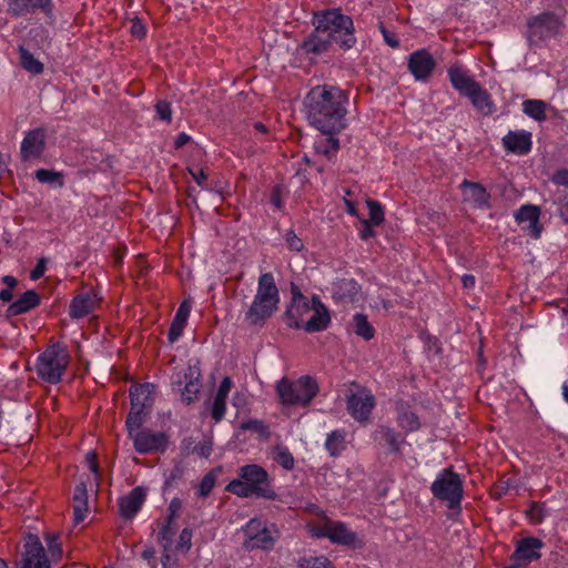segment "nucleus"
I'll return each mask as SVG.
<instances>
[{"label":"nucleus","instance_id":"obj_1","mask_svg":"<svg viewBox=\"0 0 568 568\" xmlns=\"http://www.w3.org/2000/svg\"><path fill=\"white\" fill-rule=\"evenodd\" d=\"M348 95L333 85H317L305 98L311 124L323 134H336L346 126Z\"/></svg>","mask_w":568,"mask_h":568},{"label":"nucleus","instance_id":"obj_2","mask_svg":"<svg viewBox=\"0 0 568 568\" xmlns=\"http://www.w3.org/2000/svg\"><path fill=\"white\" fill-rule=\"evenodd\" d=\"M314 31L303 42L302 49L307 53L320 54L326 52L331 43H337L342 49L348 50L356 43L354 23L349 16L341 9H326L314 13Z\"/></svg>","mask_w":568,"mask_h":568},{"label":"nucleus","instance_id":"obj_3","mask_svg":"<svg viewBox=\"0 0 568 568\" xmlns=\"http://www.w3.org/2000/svg\"><path fill=\"white\" fill-rule=\"evenodd\" d=\"M280 291L272 273L258 277L256 294L245 312L244 321L248 327H262L278 310Z\"/></svg>","mask_w":568,"mask_h":568},{"label":"nucleus","instance_id":"obj_4","mask_svg":"<svg viewBox=\"0 0 568 568\" xmlns=\"http://www.w3.org/2000/svg\"><path fill=\"white\" fill-rule=\"evenodd\" d=\"M225 490L243 498L252 495L271 500L278 498V495L271 486L267 471L256 464L240 467L239 478L230 481Z\"/></svg>","mask_w":568,"mask_h":568},{"label":"nucleus","instance_id":"obj_5","mask_svg":"<svg viewBox=\"0 0 568 568\" xmlns=\"http://www.w3.org/2000/svg\"><path fill=\"white\" fill-rule=\"evenodd\" d=\"M276 394L283 405L307 406L317 395L320 387L315 378L310 375L301 376L296 381L286 377L276 383Z\"/></svg>","mask_w":568,"mask_h":568},{"label":"nucleus","instance_id":"obj_6","mask_svg":"<svg viewBox=\"0 0 568 568\" xmlns=\"http://www.w3.org/2000/svg\"><path fill=\"white\" fill-rule=\"evenodd\" d=\"M69 363L68 347L62 343L51 344L38 357L37 374L49 384H58L62 379Z\"/></svg>","mask_w":568,"mask_h":568},{"label":"nucleus","instance_id":"obj_7","mask_svg":"<svg viewBox=\"0 0 568 568\" xmlns=\"http://www.w3.org/2000/svg\"><path fill=\"white\" fill-rule=\"evenodd\" d=\"M430 491L439 501L446 503L449 509H460L464 498L462 477L452 467L443 469L430 486Z\"/></svg>","mask_w":568,"mask_h":568},{"label":"nucleus","instance_id":"obj_8","mask_svg":"<svg viewBox=\"0 0 568 568\" xmlns=\"http://www.w3.org/2000/svg\"><path fill=\"white\" fill-rule=\"evenodd\" d=\"M527 27L529 44L537 45L547 39L558 36L564 28V22L552 12H542L531 17L527 22Z\"/></svg>","mask_w":568,"mask_h":568},{"label":"nucleus","instance_id":"obj_9","mask_svg":"<svg viewBox=\"0 0 568 568\" xmlns=\"http://www.w3.org/2000/svg\"><path fill=\"white\" fill-rule=\"evenodd\" d=\"M316 535L318 537H326L337 545L355 547L357 544L356 532L349 530L344 523L334 521L327 517L317 528Z\"/></svg>","mask_w":568,"mask_h":568},{"label":"nucleus","instance_id":"obj_10","mask_svg":"<svg viewBox=\"0 0 568 568\" xmlns=\"http://www.w3.org/2000/svg\"><path fill=\"white\" fill-rule=\"evenodd\" d=\"M133 440L134 449L140 454H149L152 452L163 453L168 447V436L165 433H153L148 429L138 432L130 437Z\"/></svg>","mask_w":568,"mask_h":568},{"label":"nucleus","instance_id":"obj_11","mask_svg":"<svg viewBox=\"0 0 568 568\" xmlns=\"http://www.w3.org/2000/svg\"><path fill=\"white\" fill-rule=\"evenodd\" d=\"M18 568H50L44 548L37 536L30 535Z\"/></svg>","mask_w":568,"mask_h":568},{"label":"nucleus","instance_id":"obj_12","mask_svg":"<svg viewBox=\"0 0 568 568\" xmlns=\"http://www.w3.org/2000/svg\"><path fill=\"white\" fill-rule=\"evenodd\" d=\"M375 407V397L367 389L352 394L347 400V410L357 422H367Z\"/></svg>","mask_w":568,"mask_h":568},{"label":"nucleus","instance_id":"obj_13","mask_svg":"<svg viewBox=\"0 0 568 568\" xmlns=\"http://www.w3.org/2000/svg\"><path fill=\"white\" fill-rule=\"evenodd\" d=\"M45 139L47 131L43 128L29 131L21 142V159L29 161L40 158L45 149Z\"/></svg>","mask_w":568,"mask_h":568},{"label":"nucleus","instance_id":"obj_14","mask_svg":"<svg viewBox=\"0 0 568 568\" xmlns=\"http://www.w3.org/2000/svg\"><path fill=\"white\" fill-rule=\"evenodd\" d=\"M436 62L434 58L424 49L415 51L409 55L408 70L416 80H428L434 72Z\"/></svg>","mask_w":568,"mask_h":568},{"label":"nucleus","instance_id":"obj_15","mask_svg":"<svg viewBox=\"0 0 568 568\" xmlns=\"http://www.w3.org/2000/svg\"><path fill=\"white\" fill-rule=\"evenodd\" d=\"M52 0H7V10L13 17H22L41 10L48 17L52 16Z\"/></svg>","mask_w":568,"mask_h":568},{"label":"nucleus","instance_id":"obj_16","mask_svg":"<svg viewBox=\"0 0 568 568\" xmlns=\"http://www.w3.org/2000/svg\"><path fill=\"white\" fill-rule=\"evenodd\" d=\"M312 315L303 325V328L308 333L324 331L331 321V316L326 306L321 302L320 297L314 295L312 297Z\"/></svg>","mask_w":568,"mask_h":568},{"label":"nucleus","instance_id":"obj_17","mask_svg":"<svg viewBox=\"0 0 568 568\" xmlns=\"http://www.w3.org/2000/svg\"><path fill=\"white\" fill-rule=\"evenodd\" d=\"M145 498L146 493L144 488L140 486L133 488L128 495L121 497L119 500L121 517L124 519L133 518L141 509Z\"/></svg>","mask_w":568,"mask_h":568},{"label":"nucleus","instance_id":"obj_18","mask_svg":"<svg viewBox=\"0 0 568 568\" xmlns=\"http://www.w3.org/2000/svg\"><path fill=\"white\" fill-rule=\"evenodd\" d=\"M460 189L463 190L464 200L471 202L475 207L488 209L490 206V194L480 183L464 180Z\"/></svg>","mask_w":568,"mask_h":568},{"label":"nucleus","instance_id":"obj_19","mask_svg":"<svg viewBox=\"0 0 568 568\" xmlns=\"http://www.w3.org/2000/svg\"><path fill=\"white\" fill-rule=\"evenodd\" d=\"M531 133L527 131H509L503 138L504 148L511 153L527 154L531 150Z\"/></svg>","mask_w":568,"mask_h":568},{"label":"nucleus","instance_id":"obj_20","mask_svg":"<svg viewBox=\"0 0 568 568\" xmlns=\"http://www.w3.org/2000/svg\"><path fill=\"white\" fill-rule=\"evenodd\" d=\"M447 73L453 88L462 95L467 97L479 84L459 64L452 65Z\"/></svg>","mask_w":568,"mask_h":568},{"label":"nucleus","instance_id":"obj_21","mask_svg":"<svg viewBox=\"0 0 568 568\" xmlns=\"http://www.w3.org/2000/svg\"><path fill=\"white\" fill-rule=\"evenodd\" d=\"M153 385L145 383L131 387L130 399L133 409L149 410L153 405Z\"/></svg>","mask_w":568,"mask_h":568},{"label":"nucleus","instance_id":"obj_22","mask_svg":"<svg viewBox=\"0 0 568 568\" xmlns=\"http://www.w3.org/2000/svg\"><path fill=\"white\" fill-rule=\"evenodd\" d=\"M467 98L470 100L476 111L484 116H489L496 111L491 95L480 84L470 91Z\"/></svg>","mask_w":568,"mask_h":568},{"label":"nucleus","instance_id":"obj_23","mask_svg":"<svg viewBox=\"0 0 568 568\" xmlns=\"http://www.w3.org/2000/svg\"><path fill=\"white\" fill-rule=\"evenodd\" d=\"M40 295L34 290H29L8 306L7 316L12 317L27 313L37 307L40 304Z\"/></svg>","mask_w":568,"mask_h":568},{"label":"nucleus","instance_id":"obj_24","mask_svg":"<svg viewBox=\"0 0 568 568\" xmlns=\"http://www.w3.org/2000/svg\"><path fill=\"white\" fill-rule=\"evenodd\" d=\"M542 547V541L535 537H526L518 542V546L513 555L518 560L530 562L540 558L537 549Z\"/></svg>","mask_w":568,"mask_h":568},{"label":"nucleus","instance_id":"obj_25","mask_svg":"<svg viewBox=\"0 0 568 568\" xmlns=\"http://www.w3.org/2000/svg\"><path fill=\"white\" fill-rule=\"evenodd\" d=\"M311 310L312 302L310 303L308 300L291 303L285 311L287 325L293 328H303V325L306 322L304 317L306 314L311 313Z\"/></svg>","mask_w":568,"mask_h":568},{"label":"nucleus","instance_id":"obj_26","mask_svg":"<svg viewBox=\"0 0 568 568\" xmlns=\"http://www.w3.org/2000/svg\"><path fill=\"white\" fill-rule=\"evenodd\" d=\"M515 217L519 224L527 223V229L530 235L535 239L540 235L539 222V210L534 205H524L515 214Z\"/></svg>","mask_w":568,"mask_h":568},{"label":"nucleus","instance_id":"obj_27","mask_svg":"<svg viewBox=\"0 0 568 568\" xmlns=\"http://www.w3.org/2000/svg\"><path fill=\"white\" fill-rule=\"evenodd\" d=\"M359 292V285L353 278H342L334 284L333 297L341 302H354Z\"/></svg>","mask_w":568,"mask_h":568},{"label":"nucleus","instance_id":"obj_28","mask_svg":"<svg viewBox=\"0 0 568 568\" xmlns=\"http://www.w3.org/2000/svg\"><path fill=\"white\" fill-rule=\"evenodd\" d=\"M94 300L88 294H80L73 297L69 306V315L72 318H81L93 311Z\"/></svg>","mask_w":568,"mask_h":568},{"label":"nucleus","instance_id":"obj_29","mask_svg":"<svg viewBox=\"0 0 568 568\" xmlns=\"http://www.w3.org/2000/svg\"><path fill=\"white\" fill-rule=\"evenodd\" d=\"M149 410L133 409L131 407L130 413L125 420V426L129 433V437L133 436L138 432L143 430L142 426L145 423V418L149 415Z\"/></svg>","mask_w":568,"mask_h":568},{"label":"nucleus","instance_id":"obj_30","mask_svg":"<svg viewBox=\"0 0 568 568\" xmlns=\"http://www.w3.org/2000/svg\"><path fill=\"white\" fill-rule=\"evenodd\" d=\"M546 109L547 104L541 100H526L523 103L524 112L538 122L547 119Z\"/></svg>","mask_w":568,"mask_h":568},{"label":"nucleus","instance_id":"obj_31","mask_svg":"<svg viewBox=\"0 0 568 568\" xmlns=\"http://www.w3.org/2000/svg\"><path fill=\"white\" fill-rule=\"evenodd\" d=\"M354 332L356 335L363 337L366 341H369L374 337L375 329L369 324L367 316L361 313H357L353 317Z\"/></svg>","mask_w":568,"mask_h":568},{"label":"nucleus","instance_id":"obj_32","mask_svg":"<svg viewBox=\"0 0 568 568\" xmlns=\"http://www.w3.org/2000/svg\"><path fill=\"white\" fill-rule=\"evenodd\" d=\"M325 447L332 456L339 455L345 449V432L334 430L328 434Z\"/></svg>","mask_w":568,"mask_h":568},{"label":"nucleus","instance_id":"obj_33","mask_svg":"<svg viewBox=\"0 0 568 568\" xmlns=\"http://www.w3.org/2000/svg\"><path fill=\"white\" fill-rule=\"evenodd\" d=\"M274 537L271 535V531L264 527L253 540L245 541V546L248 549L260 548V549H271L274 546Z\"/></svg>","mask_w":568,"mask_h":568},{"label":"nucleus","instance_id":"obj_34","mask_svg":"<svg viewBox=\"0 0 568 568\" xmlns=\"http://www.w3.org/2000/svg\"><path fill=\"white\" fill-rule=\"evenodd\" d=\"M315 150L317 153L324 154L329 158L338 150L339 143L334 134H324V136L315 142Z\"/></svg>","mask_w":568,"mask_h":568},{"label":"nucleus","instance_id":"obj_35","mask_svg":"<svg viewBox=\"0 0 568 568\" xmlns=\"http://www.w3.org/2000/svg\"><path fill=\"white\" fill-rule=\"evenodd\" d=\"M378 433L381 434L382 438L386 442V444L390 447L392 452H399L404 438L398 433L386 426H382Z\"/></svg>","mask_w":568,"mask_h":568},{"label":"nucleus","instance_id":"obj_36","mask_svg":"<svg viewBox=\"0 0 568 568\" xmlns=\"http://www.w3.org/2000/svg\"><path fill=\"white\" fill-rule=\"evenodd\" d=\"M21 64L32 74H40L43 71V64L24 49H21Z\"/></svg>","mask_w":568,"mask_h":568},{"label":"nucleus","instance_id":"obj_37","mask_svg":"<svg viewBox=\"0 0 568 568\" xmlns=\"http://www.w3.org/2000/svg\"><path fill=\"white\" fill-rule=\"evenodd\" d=\"M274 460L286 470L294 468V457L286 447L276 446Z\"/></svg>","mask_w":568,"mask_h":568},{"label":"nucleus","instance_id":"obj_38","mask_svg":"<svg viewBox=\"0 0 568 568\" xmlns=\"http://www.w3.org/2000/svg\"><path fill=\"white\" fill-rule=\"evenodd\" d=\"M398 424L409 432L417 430L420 425L417 415L410 410H405L398 415Z\"/></svg>","mask_w":568,"mask_h":568},{"label":"nucleus","instance_id":"obj_39","mask_svg":"<svg viewBox=\"0 0 568 568\" xmlns=\"http://www.w3.org/2000/svg\"><path fill=\"white\" fill-rule=\"evenodd\" d=\"M300 568H333V564L324 556L304 558L298 564Z\"/></svg>","mask_w":568,"mask_h":568},{"label":"nucleus","instance_id":"obj_40","mask_svg":"<svg viewBox=\"0 0 568 568\" xmlns=\"http://www.w3.org/2000/svg\"><path fill=\"white\" fill-rule=\"evenodd\" d=\"M36 179L41 183L59 182L62 185V174L55 171L39 169L36 171Z\"/></svg>","mask_w":568,"mask_h":568},{"label":"nucleus","instance_id":"obj_41","mask_svg":"<svg viewBox=\"0 0 568 568\" xmlns=\"http://www.w3.org/2000/svg\"><path fill=\"white\" fill-rule=\"evenodd\" d=\"M201 388V382H185L182 390V400L187 405L194 402Z\"/></svg>","mask_w":568,"mask_h":568},{"label":"nucleus","instance_id":"obj_42","mask_svg":"<svg viewBox=\"0 0 568 568\" xmlns=\"http://www.w3.org/2000/svg\"><path fill=\"white\" fill-rule=\"evenodd\" d=\"M367 206L369 209V222L373 225H379L384 221V210L377 201L368 200Z\"/></svg>","mask_w":568,"mask_h":568},{"label":"nucleus","instance_id":"obj_43","mask_svg":"<svg viewBox=\"0 0 568 568\" xmlns=\"http://www.w3.org/2000/svg\"><path fill=\"white\" fill-rule=\"evenodd\" d=\"M190 312H191V304H190L189 301L184 300L180 304V306H179V308H178V311H176V313H175V315H174V317L172 320V323L178 324V325H180L182 327H185L186 321H187V318L190 316Z\"/></svg>","mask_w":568,"mask_h":568},{"label":"nucleus","instance_id":"obj_44","mask_svg":"<svg viewBox=\"0 0 568 568\" xmlns=\"http://www.w3.org/2000/svg\"><path fill=\"white\" fill-rule=\"evenodd\" d=\"M190 312H191V304H190L189 301L184 300L180 304V306H179V308H178V311H176V313H175V315H174V317L172 320V323L178 324V325H180L182 327H185L186 321H187V318L190 316Z\"/></svg>","mask_w":568,"mask_h":568},{"label":"nucleus","instance_id":"obj_45","mask_svg":"<svg viewBox=\"0 0 568 568\" xmlns=\"http://www.w3.org/2000/svg\"><path fill=\"white\" fill-rule=\"evenodd\" d=\"M190 312H191V304H190L189 301L184 300L180 304V306H179V308H178V311H176V313H175V315H174V317L172 320V323L178 324V325H180L182 327H185L186 321H187V318L190 316Z\"/></svg>","mask_w":568,"mask_h":568},{"label":"nucleus","instance_id":"obj_46","mask_svg":"<svg viewBox=\"0 0 568 568\" xmlns=\"http://www.w3.org/2000/svg\"><path fill=\"white\" fill-rule=\"evenodd\" d=\"M192 530L190 528H184L180 534L175 549L182 554H186L192 546Z\"/></svg>","mask_w":568,"mask_h":568},{"label":"nucleus","instance_id":"obj_47","mask_svg":"<svg viewBox=\"0 0 568 568\" xmlns=\"http://www.w3.org/2000/svg\"><path fill=\"white\" fill-rule=\"evenodd\" d=\"M216 483V477L213 471L207 473L201 480L199 486V495L202 497H206L212 489L214 488Z\"/></svg>","mask_w":568,"mask_h":568},{"label":"nucleus","instance_id":"obj_48","mask_svg":"<svg viewBox=\"0 0 568 568\" xmlns=\"http://www.w3.org/2000/svg\"><path fill=\"white\" fill-rule=\"evenodd\" d=\"M226 409V399L214 397L212 409H211V417L214 419L215 423H219L225 415Z\"/></svg>","mask_w":568,"mask_h":568},{"label":"nucleus","instance_id":"obj_49","mask_svg":"<svg viewBox=\"0 0 568 568\" xmlns=\"http://www.w3.org/2000/svg\"><path fill=\"white\" fill-rule=\"evenodd\" d=\"M73 506H88V490L84 483L75 486L73 491Z\"/></svg>","mask_w":568,"mask_h":568},{"label":"nucleus","instance_id":"obj_50","mask_svg":"<svg viewBox=\"0 0 568 568\" xmlns=\"http://www.w3.org/2000/svg\"><path fill=\"white\" fill-rule=\"evenodd\" d=\"M155 112L160 120L171 123L172 110L169 102L161 100L155 104Z\"/></svg>","mask_w":568,"mask_h":568},{"label":"nucleus","instance_id":"obj_51","mask_svg":"<svg viewBox=\"0 0 568 568\" xmlns=\"http://www.w3.org/2000/svg\"><path fill=\"white\" fill-rule=\"evenodd\" d=\"M545 507L539 503H531L529 509L527 510V516L534 523H541L545 517Z\"/></svg>","mask_w":568,"mask_h":568},{"label":"nucleus","instance_id":"obj_52","mask_svg":"<svg viewBox=\"0 0 568 568\" xmlns=\"http://www.w3.org/2000/svg\"><path fill=\"white\" fill-rule=\"evenodd\" d=\"M174 536V530L171 528V524L169 520L159 531L160 541L164 548V551H168L170 544L172 542V538Z\"/></svg>","mask_w":568,"mask_h":568},{"label":"nucleus","instance_id":"obj_53","mask_svg":"<svg viewBox=\"0 0 568 568\" xmlns=\"http://www.w3.org/2000/svg\"><path fill=\"white\" fill-rule=\"evenodd\" d=\"M265 526L260 519L253 518L251 519L246 527H245V535L248 538L247 541L253 540V537H255Z\"/></svg>","mask_w":568,"mask_h":568},{"label":"nucleus","instance_id":"obj_54","mask_svg":"<svg viewBox=\"0 0 568 568\" xmlns=\"http://www.w3.org/2000/svg\"><path fill=\"white\" fill-rule=\"evenodd\" d=\"M379 31L383 34L384 41L393 49H396L399 47V40L396 37V34L392 31H389L383 22H379L378 24Z\"/></svg>","mask_w":568,"mask_h":568},{"label":"nucleus","instance_id":"obj_55","mask_svg":"<svg viewBox=\"0 0 568 568\" xmlns=\"http://www.w3.org/2000/svg\"><path fill=\"white\" fill-rule=\"evenodd\" d=\"M47 546L52 556L61 555L62 548L60 542V537L54 534H49L45 537Z\"/></svg>","mask_w":568,"mask_h":568},{"label":"nucleus","instance_id":"obj_56","mask_svg":"<svg viewBox=\"0 0 568 568\" xmlns=\"http://www.w3.org/2000/svg\"><path fill=\"white\" fill-rule=\"evenodd\" d=\"M510 488V479H499L491 489L495 499L501 498Z\"/></svg>","mask_w":568,"mask_h":568},{"label":"nucleus","instance_id":"obj_57","mask_svg":"<svg viewBox=\"0 0 568 568\" xmlns=\"http://www.w3.org/2000/svg\"><path fill=\"white\" fill-rule=\"evenodd\" d=\"M191 453L207 458L212 453V443L210 440L200 442L192 448Z\"/></svg>","mask_w":568,"mask_h":568},{"label":"nucleus","instance_id":"obj_58","mask_svg":"<svg viewBox=\"0 0 568 568\" xmlns=\"http://www.w3.org/2000/svg\"><path fill=\"white\" fill-rule=\"evenodd\" d=\"M286 243L290 250L295 252H301L304 246L302 240L293 231L287 232Z\"/></svg>","mask_w":568,"mask_h":568},{"label":"nucleus","instance_id":"obj_59","mask_svg":"<svg viewBox=\"0 0 568 568\" xmlns=\"http://www.w3.org/2000/svg\"><path fill=\"white\" fill-rule=\"evenodd\" d=\"M162 568H180L179 559L170 554V549L164 551L161 558Z\"/></svg>","mask_w":568,"mask_h":568},{"label":"nucleus","instance_id":"obj_60","mask_svg":"<svg viewBox=\"0 0 568 568\" xmlns=\"http://www.w3.org/2000/svg\"><path fill=\"white\" fill-rule=\"evenodd\" d=\"M231 386H232V379L226 376L222 379L219 388H217V392L215 394V397H219V398H224L226 399L227 396H229V393H230V389H231Z\"/></svg>","mask_w":568,"mask_h":568},{"label":"nucleus","instance_id":"obj_61","mask_svg":"<svg viewBox=\"0 0 568 568\" xmlns=\"http://www.w3.org/2000/svg\"><path fill=\"white\" fill-rule=\"evenodd\" d=\"M130 32L135 38H143L145 36V26L142 23V21L138 18H134L132 20Z\"/></svg>","mask_w":568,"mask_h":568},{"label":"nucleus","instance_id":"obj_62","mask_svg":"<svg viewBox=\"0 0 568 568\" xmlns=\"http://www.w3.org/2000/svg\"><path fill=\"white\" fill-rule=\"evenodd\" d=\"M182 508V501L179 498H173L169 505V516L168 520L169 524H172V521L175 519V517L179 515L180 510Z\"/></svg>","mask_w":568,"mask_h":568},{"label":"nucleus","instance_id":"obj_63","mask_svg":"<svg viewBox=\"0 0 568 568\" xmlns=\"http://www.w3.org/2000/svg\"><path fill=\"white\" fill-rule=\"evenodd\" d=\"M85 460L90 470L95 475V478L99 479L100 470L97 454L94 452H89L85 456Z\"/></svg>","mask_w":568,"mask_h":568},{"label":"nucleus","instance_id":"obj_64","mask_svg":"<svg viewBox=\"0 0 568 568\" xmlns=\"http://www.w3.org/2000/svg\"><path fill=\"white\" fill-rule=\"evenodd\" d=\"M201 369L199 363L189 365L187 372L185 373V382H200Z\"/></svg>","mask_w":568,"mask_h":568}]
</instances>
